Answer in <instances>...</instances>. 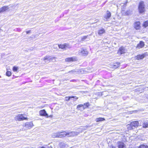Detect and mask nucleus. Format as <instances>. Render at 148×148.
Segmentation results:
<instances>
[{
    "instance_id": "obj_36",
    "label": "nucleus",
    "mask_w": 148,
    "mask_h": 148,
    "mask_svg": "<svg viewBox=\"0 0 148 148\" xmlns=\"http://www.w3.org/2000/svg\"><path fill=\"white\" fill-rule=\"evenodd\" d=\"M78 105L77 106V108L79 110H80L81 111H82L83 110H81V108H82L83 107H78Z\"/></svg>"
},
{
    "instance_id": "obj_37",
    "label": "nucleus",
    "mask_w": 148,
    "mask_h": 148,
    "mask_svg": "<svg viewBox=\"0 0 148 148\" xmlns=\"http://www.w3.org/2000/svg\"><path fill=\"white\" fill-rule=\"evenodd\" d=\"M75 71H69V72L71 73H74V72H75Z\"/></svg>"
},
{
    "instance_id": "obj_21",
    "label": "nucleus",
    "mask_w": 148,
    "mask_h": 148,
    "mask_svg": "<svg viewBox=\"0 0 148 148\" xmlns=\"http://www.w3.org/2000/svg\"><path fill=\"white\" fill-rule=\"evenodd\" d=\"M105 31L104 29L102 28V29L99 30L98 32V34L99 35H101V34L105 33Z\"/></svg>"
},
{
    "instance_id": "obj_14",
    "label": "nucleus",
    "mask_w": 148,
    "mask_h": 148,
    "mask_svg": "<svg viewBox=\"0 0 148 148\" xmlns=\"http://www.w3.org/2000/svg\"><path fill=\"white\" fill-rule=\"evenodd\" d=\"M59 145L61 148H67V145L64 142L60 143Z\"/></svg>"
},
{
    "instance_id": "obj_11",
    "label": "nucleus",
    "mask_w": 148,
    "mask_h": 148,
    "mask_svg": "<svg viewBox=\"0 0 148 148\" xmlns=\"http://www.w3.org/2000/svg\"><path fill=\"white\" fill-rule=\"evenodd\" d=\"M134 27L136 30H139L140 28V23L139 21L135 22L134 23Z\"/></svg>"
},
{
    "instance_id": "obj_41",
    "label": "nucleus",
    "mask_w": 148,
    "mask_h": 148,
    "mask_svg": "<svg viewBox=\"0 0 148 148\" xmlns=\"http://www.w3.org/2000/svg\"><path fill=\"white\" fill-rule=\"evenodd\" d=\"M50 116H52L51 115V116H49V117H50Z\"/></svg>"
},
{
    "instance_id": "obj_40",
    "label": "nucleus",
    "mask_w": 148,
    "mask_h": 148,
    "mask_svg": "<svg viewBox=\"0 0 148 148\" xmlns=\"http://www.w3.org/2000/svg\"><path fill=\"white\" fill-rule=\"evenodd\" d=\"M52 148V147L51 146H50V147H49V146H48L46 148Z\"/></svg>"
},
{
    "instance_id": "obj_23",
    "label": "nucleus",
    "mask_w": 148,
    "mask_h": 148,
    "mask_svg": "<svg viewBox=\"0 0 148 148\" xmlns=\"http://www.w3.org/2000/svg\"><path fill=\"white\" fill-rule=\"evenodd\" d=\"M61 133L62 136V137L67 136V132L64 131L61 132Z\"/></svg>"
},
{
    "instance_id": "obj_16",
    "label": "nucleus",
    "mask_w": 148,
    "mask_h": 148,
    "mask_svg": "<svg viewBox=\"0 0 148 148\" xmlns=\"http://www.w3.org/2000/svg\"><path fill=\"white\" fill-rule=\"evenodd\" d=\"M8 6H4L0 8V12H4L9 9Z\"/></svg>"
},
{
    "instance_id": "obj_10",
    "label": "nucleus",
    "mask_w": 148,
    "mask_h": 148,
    "mask_svg": "<svg viewBox=\"0 0 148 148\" xmlns=\"http://www.w3.org/2000/svg\"><path fill=\"white\" fill-rule=\"evenodd\" d=\"M131 125L134 129L136 128L138 126L139 123L138 121H134L131 123Z\"/></svg>"
},
{
    "instance_id": "obj_29",
    "label": "nucleus",
    "mask_w": 148,
    "mask_h": 148,
    "mask_svg": "<svg viewBox=\"0 0 148 148\" xmlns=\"http://www.w3.org/2000/svg\"><path fill=\"white\" fill-rule=\"evenodd\" d=\"M143 26H144L145 27H146L148 26V20L145 21L144 22Z\"/></svg>"
},
{
    "instance_id": "obj_26",
    "label": "nucleus",
    "mask_w": 148,
    "mask_h": 148,
    "mask_svg": "<svg viewBox=\"0 0 148 148\" xmlns=\"http://www.w3.org/2000/svg\"><path fill=\"white\" fill-rule=\"evenodd\" d=\"M19 68L18 67L14 66L13 68V71L14 72H18L17 71L18 69Z\"/></svg>"
},
{
    "instance_id": "obj_15",
    "label": "nucleus",
    "mask_w": 148,
    "mask_h": 148,
    "mask_svg": "<svg viewBox=\"0 0 148 148\" xmlns=\"http://www.w3.org/2000/svg\"><path fill=\"white\" fill-rule=\"evenodd\" d=\"M117 145L119 148H123L125 146L124 143L123 142H118L117 143Z\"/></svg>"
},
{
    "instance_id": "obj_30",
    "label": "nucleus",
    "mask_w": 148,
    "mask_h": 148,
    "mask_svg": "<svg viewBox=\"0 0 148 148\" xmlns=\"http://www.w3.org/2000/svg\"><path fill=\"white\" fill-rule=\"evenodd\" d=\"M57 132L53 133L51 135V136L53 138H58Z\"/></svg>"
},
{
    "instance_id": "obj_39",
    "label": "nucleus",
    "mask_w": 148,
    "mask_h": 148,
    "mask_svg": "<svg viewBox=\"0 0 148 148\" xmlns=\"http://www.w3.org/2000/svg\"><path fill=\"white\" fill-rule=\"evenodd\" d=\"M110 148H116L115 147L113 146V145H111L110 146Z\"/></svg>"
},
{
    "instance_id": "obj_34",
    "label": "nucleus",
    "mask_w": 148,
    "mask_h": 148,
    "mask_svg": "<svg viewBox=\"0 0 148 148\" xmlns=\"http://www.w3.org/2000/svg\"><path fill=\"white\" fill-rule=\"evenodd\" d=\"M139 148H148V146L144 145H142L140 146Z\"/></svg>"
},
{
    "instance_id": "obj_32",
    "label": "nucleus",
    "mask_w": 148,
    "mask_h": 148,
    "mask_svg": "<svg viewBox=\"0 0 148 148\" xmlns=\"http://www.w3.org/2000/svg\"><path fill=\"white\" fill-rule=\"evenodd\" d=\"M6 75L7 76L9 77L11 75V73L10 71H7L6 73Z\"/></svg>"
},
{
    "instance_id": "obj_8",
    "label": "nucleus",
    "mask_w": 148,
    "mask_h": 148,
    "mask_svg": "<svg viewBox=\"0 0 148 148\" xmlns=\"http://www.w3.org/2000/svg\"><path fill=\"white\" fill-rule=\"evenodd\" d=\"M39 113L40 115L41 116H45L47 118L49 117L48 114L45 110H40L39 111Z\"/></svg>"
},
{
    "instance_id": "obj_33",
    "label": "nucleus",
    "mask_w": 148,
    "mask_h": 148,
    "mask_svg": "<svg viewBox=\"0 0 148 148\" xmlns=\"http://www.w3.org/2000/svg\"><path fill=\"white\" fill-rule=\"evenodd\" d=\"M88 37V35L83 36L81 38V40L82 41H84V40L86 39Z\"/></svg>"
},
{
    "instance_id": "obj_22",
    "label": "nucleus",
    "mask_w": 148,
    "mask_h": 148,
    "mask_svg": "<svg viewBox=\"0 0 148 148\" xmlns=\"http://www.w3.org/2000/svg\"><path fill=\"white\" fill-rule=\"evenodd\" d=\"M65 49H70L71 47V46L69 44L65 43Z\"/></svg>"
},
{
    "instance_id": "obj_35",
    "label": "nucleus",
    "mask_w": 148,
    "mask_h": 148,
    "mask_svg": "<svg viewBox=\"0 0 148 148\" xmlns=\"http://www.w3.org/2000/svg\"><path fill=\"white\" fill-rule=\"evenodd\" d=\"M131 11L130 10L127 11L125 12V15H129L131 13Z\"/></svg>"
},
{
    "instance_id": "obj_3",
    "label": "nucleus",
    "mask_w": 148,
    "mask_h": 148,
    "mask_svg": "<svg viewBox=\"0 0 148 148\" xmlns=\"http://www.w3.org/2000/svg\"><path fill=\"white\" fill-rule=\"evenodd\" d=\"M27 118L25 117L22 114H18L16 116L14 117V119L16 121H20L24 120H27Z\"/></svg>"
},
{
    "instance_id": "obj_19",
    "label": "nucleus",
    "mask_w": 148,
    "mask_h": 148,
    "mask_svg": "<svg viewBox=\"0 0 148 148\" xmlns=\"http://www.w3.org/2000/svg\"><path fill=\"white\" fill-rule=\"evenodd\" d=\"M145 56V55L144 54L140 55H139L137 56L136 57V58L137 60L141 59L143 58Z\"/></svg>"
},
{
    "instance_id": "obj_6",
    "label": "nucleus",
    "mask_w": 148,
    "mask_h": 148,
    "mask_svg": "<svg viewBox=\"0 0 148 148\" xmlns=\"http://www.w3.org/2000/svg\"><path fill=\"white\" fill-rule=\"evenodd\" d=\"M33 124L32 122H26L25 125H24V127H25L26 128L28 129H31L33 126Z\"/></svg>"
},
{
    "instance_id": "obj_4",
    "label": "nucleus",
    "mask_w": 148,
    "mask_h": 148,
    "mask_svg": "<svg viewBox=\"0 0 148 148\" xmlns=\"http://www.w3.org/2000/svg\"><path fill=\"white\" fill-rule=\"evenodd\" d=\"M138 10L140 13H142L145 11L144 5L143 2H140L138 6Z\"/></svg>"
},
{
    "instance_id": "obj_7",
    "label": "nucleus",
    "mask_w": 148,
    "mask_h": 148,
    "mask_svg": "<svg viewBox=\"0 0 148 148\" xmlns=\"http://www.w3.org/2000/svg\"><path fill=\"white\" fill-rule=\"evenodd\" d=\"M126 52V50L123 47H120L118 50L117 53L121 55L124 53Z\"/></svg>"
},
{
    "instance_id": "obj_13",
    "label": "nucleus",
    "mask_w": 148,
    "mask_h": 148,
    "mask_svg": "<svg viewBox=\"0 0 148 148\" xmlns=\"http://www.w3.org/2000/svg\"><path fill=\"white\" fill-rule=\"evenodd\" d=\"M75 60V58L74 57L66 58L65 59L66 62L73 61Z\"/></svg>"
},
{
    "instance_id": "obj_38",
    "label": "nucleus",
    "mask_w": 148,
    "mask_h": 148,
    "mask_svg": "<svg viewBox=\"0 0 148 148\" xmlns=\"http://www.w3.org/2000/svg\"><path fill=\"white\" fill-rule=\"evenodd\" d=\"M26 32L27 34H28L29 33L31 32V30H29V31H27Z\"/></svg>"
},
{
    "instance_id": "obj_31",
    "label": "nucleus",
    "mask_w": 148,
    "mask_h": 148,
    "mask_svg": "<svg viewBox=\"0 0 148 148\" xmlns=\"http://www.w3.org/2000/svg\"><path fill=\"white\" fill-rule=\"evenodd\" d=\"M61 133V132H57L58 138H62Z\"/></svg>"
},
{
    "instance_id": "obj_5",
    "label": "nucleus",
    "mask_w": 148,
    "mask_h": 148,
    "mask_svg": "<svg viewBox=\"0 0 148 148\" xmlns=\"http://www.w3.org/2000/svg\"><path fill=\"white\" fill-rule=\"evenodd\" d=\"M54 57L50 58V56H47L44 58V60L45 61V62L49 63L51 60L54 59Z\"/></svg>"
},
{
    "instance_id": "obj_20",
    "label": "nucleus",
    "mask_w": 148,
    "mask_h": 148,
    "mask_svg": "<svg viewBox=\"0 0 148 148\" xmlns=\"http://www.w3.org/2000/svg\"><path fill=\"white\" fill-rule=\"evenodd\" d=\"M120 64V63L119 62H117L116 63H114L112 67L113 68L116 69L119 66Z\"/></svg>"
},
{
    "instance_id": "obj_28",
    "label": "nucleus",
    "mask_w": 148,
    "mask_h": 148,
    "mask_svg": "<svg viewBox=\"0 0 148 148\" xmlns=\"http://www.w3.org/2000/svg\"><path fill=\"white\" fill-rule=\"evenodd\" d=\"M58 46L59 48L62 49H65V44H64L62 45H58Z\"/></svg>"
},
{
    "instance_id": "obj_17",
    "label": "nucleus",
    "mask_w": 148,
    "mask_h": 148,
    "mask_svg": "<svg viewBox=\"0 0 148 148\" xmlns=\"http://www.w3.org/2000/svg\"><path fill=\"white\" fill-rule=\"evenodd\" d=\"M111 15V14L110 12L108 11L106 15L105 16V18L107 20L110 17Z\"/></svg>"
},
{
    "instance_id": "obj_25",
    "label": "nucleus",
    "mask_w": 148,
    "mask_h": 148,
    "mask_svg": "<svg viewBox=\"0 0 148 148\" xmlns=\"http://www.w3.org/2000/svg\"><path fill=\"white\" fill-rule=\"evenodd\" d=\"M105 120V119L102 118H97L96 119V121L97 122H99V121H102Z\"/></svg>"
},
{
    "instance_id": "obj_2",
    "label": "nucleus",
    "mask_w": 148,
    "mask_h": 148,
    "mask_svg": "<svg viewBox=\"0 0 148 148\" xmlns=\"http://www.w3.org/2000/svg\"><path fill=\"white\" fill-rule=\"evenodd\" d=\"M82 132V130H81L80 132H67V137H73L75 136H77L80 132Z\"/></svg>"
},
{
    "instance_id": "obj_12",
    "label": "nucleus",
    "mask_w": 148,
    "mask_h": 148,
    "mask_svg": "<svg viewBox=\"0 0 148 148\" xmlns=\"http://www.w3.org/2000/svg\"><path fill=\"white\" fill-rule=\"evenodd\" d=\"M145 45L144 43L142 41H140V42L137 45L136 48L140 49L143 47Z\"/></svg>"
},
{
    "instance_id": "obj_18",
    "label": "nucleus",
    "mask_w": 148,
    "mask_h": 148,
    "mask_svg": "<svg viewBox=\"0 0 148 148\" xmlns=\"http://www.w3.org/2000/svg\"><path fill=\"white\" fill-rule=\"evenodd\" d=\"M75 97H76V99H77L78 98V97H75V96H70V97H66L65 98V100L66 101H69V100L71 98H75Z\"/></svg>"
},
{
    "instance_id": "obj_1",
    "label": "nucleus",
    "mask_w": 148,
    "mask_h": 148,
    "mask_svg": "<svg viewBox=\"0 0 148 148\" xmlns=\"http://www.w3.org/2000/svg\"><path fill=\"white\" fill-rule=\"evenodd\" d=\"M78 53L81 56H86L88 54V52L86 49L82 48L79 51Z\"/></svg>"
},
{
    "instance_id": "obj_9",
    "label": "nucleus",
    "mask_w": 148,
    "mask_h": 148,
    "mask_svg": "<svg viewBox=\"0 0 148 148\" xmlns=\"http://www.w3.org/2000/svg\"><path fill=\"white\" fill-rule=\"evenodd\" d=\"M90 104L89 103H84L83 105L80 104L78 105V107H83L82 108H81V110H84L85 109L88 108Z\"/></svg>"
},
{
    "instance_id": "obj_24",
    "label": "nucleus",
    "mask_w": 148,
    "mask_h": 148,
    "mask_svg": "<svg viewBox=\"0 0 148 148\" xmlns=\"http://www.w3.org/2000/svg\"><path fill=\"white\" fill-rule=\"evenodd\" d=\"M127 129L129 130H131L132 129H134V128L131 125V123H130V124H128L127 125Z\"/></svg>"
},
{
    "instance_id": "obj_27",
    "label": "nucleus",
    "mask_w": 148,
    "mask_h": 148,
    "mask_svg": "<svg viewBox=\"0 0 148 148\" xmlns=\"http://www.w3.org/2000/svg\"><path fill=\"white\" fill-rule=\"evenodd\" d=\"M143 127L144 128H146L148 127V123L147 122H144L143 124Z\"/></svg>"
}]
</instances>
